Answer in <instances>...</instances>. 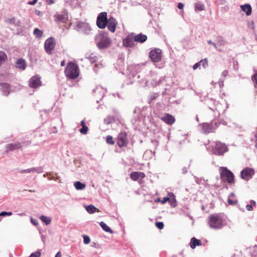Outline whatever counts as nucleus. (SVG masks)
<instances>
[{
    "mask_svg": "<svg viewBox=\"0 0 257 257\" xmlns=\"http://www.w3.org/2000/svg\"><path fill=\"white\" fill-rule=\"evenodd\" d=\"M225 219L219 214H213L208 217V225L210 228L215 230L222 229L225 225Z\"/></svg>",
    "mask_w": 257,
    "mask_h": 257,
    "instance_id": "nucleus-1",
    "label": "nucleus"
},
{
    "mask_svg": "<svg viewBox=\"0 0 257 257\" xmlns=\"http://www.w3.org/2000/svg\"><path fill=\"white\" fill-rule=\"evenodd\" d=\"M96 45L99 49H104L109 47L111 41L108 36L107 32H100L95 36Z\"/></svg>",
    "mask_w": 257,
    "mask_h": 257,
    "instance_id": "nucleus-2",
    "label": "nucleus"
},
{
    "mask_svg": "<svg viewBox=\"0 0 257 257\" xmlns=\"http://www.w3.org/2000/svg\"><path fill=\"white\" fill-rule=\"evenodd\" d=\"M65 74L70 79L76 78L79 74L78 66L73 62H69L65 68Z\"/></svg>",
    "mask_w": 257,
    "mask_h": 257,
    "instance_id": "nucleus-3",
    "label": "nucleus"
},
{
    "mask_svg": "<svg viewBox=\"0 0 257 257\" xmlns=\"http://www.w3.org/2000/svg\"><path fill=\"white\" fill-rule=\"evenodd\" d=\"M220 169V179L228 184L234 183V175L233 173L225 167H221Z\"/></svg>",
    "mask_w": 257,
    "mask_h": 257,
    "instance_id": "nucleus-4",
    "label": "nucleus"
},
{
    "mask_svg": "<svg viewBox=\"0 0 257 257\" xmlns=\"http://www.w3.org/2000/svg\"><path fill=\"white\" fill-rule=\"evenodd\" d=\"M213 151V153L215 155L221 156L227 152L228 148L224 143H221L220 142H217L215 143Z\"/></svg>",
    "mask_w": 257,
    "mask_h": 257,
    "instance_id": "nucleus-5",
    "label": "nucleus"
},
{
    "mask_svg": "<svg viewBox=\"0 0 257 257\" xmlns=\"http://www.w3.org/2000/svg\"><path fill=\"white\" fill-rule=\"evenodd\" d=\"M108 23V19L107 17V13L106 12L100 13L96 20L97 26L101 29H104Z\"/></svg>",
    "mask_w": 257,
    "mask_h": 257,
    "instance_id": "nucleus-6",
    "label": "nucleus"
},
{
    "mask_svg": "<svg viewBox=\"0 0 257 257\" xmlns=\"http://www.w3.org/2000/svg\"><path fill=\"white\" fill-rule=\"evenodd\" d=\"M202 127V132L205 134L214 132L218 127V123L216 122L212 121L211 123H203L200 124Z\"/></svg>",
    "mask_w": 257,
    "mask_h": 257,
    "instance_id": "nucleus-7",
    "label": "nucleus"
},
{
    "mask_svg": "<svg viewBox=\"0 0 257 257\" xmlns=\"http://www.w3.org/2000/svg\"><path fill=\"white\" fill-rule=\"evenodd\" d=\"M76 30L79 32L86 34L89 35L91 31V28L89 26V24L87 23L77 21V25H76Z\"/></svg>",
    "mask_w": 257,
    "mask_h": 257,
    "instance_id": "nucleus-8",
    "label": "nucleus"
},
{
    "mask_svg": "<svg viewBox=\"0 0 257 257\" xmlns=\"http://www.w3.org/2000/svg\"><path fill=\"white\" fill-rule=\"evenodd\" d=\"M55 40L53 37L47 39L44 43V48L46 52L48 54H51L55 47Z\"/></svg>",
    "mask_w": 257,
    "mask_h": 257,
    "instance_id": "nucleus-9",
    "label": "nucleus"
},
{
    "mask_svg": "<svg viewBox=\"0 0 257 257\" xmlns=\"http://www.w3.org/2000/svg\"><path fill=\"white\" fill-rule=\"evenodd\" d=\"M162 50L160 49H154L151 50L149 53V57L154 62H158L162 58Z\"/></svg>",
    "mask_w": 257,
    "mask_h": 257,
    "instance_id": "nucleus-10",
    "label": "nucleus"
},
{
    "mask_svg": "<svg viewBox=\"0 0 257 257\" xmlns=\"http://www.w3.org/2000/svg\"><path fill=\"white\" fill-rule=\"evenodd\" d=\"M128 141L127 139V133L126 132L120 133L117 137V144L122 148L127 145Z\"/></svg>",
    "mask_w": 257,
    "mask_h": 257,
    "instance_id": "nucleus-11",
    "label": "nucleus"
},
{
    "mask_svg": "<svg viewBox=\"0 0 257 257\" xmlns=\"http://www.w3.org/2000/svg\"><path fill=\"white\" fill-rule=\"evenodd\" d=\"M254 173L253 169L246 168L240 172V177L243 180L248 181L252 178Z\"/></svg>",
    "mask_w": 257,
    "mask_h": 257,
    "instance_id": "nucleus-12",
    "label": "nucleus"
},
{
    "mask_svg": "<svg viewBox=\"0 0 257 257\" xmlns=\"http://www.w3.org/2000/svg\"><path fill=\"white\" fill-rule=\"evenodd\" d=\"M42 85L41 77L38 75L32 76L29 80V86L32 88H37Z\"/></svg>",
    "mask_w": 257,
    "mask_h": 257,
    "instance_id": "nucleus-13",
    "label": "nucleus"
},
{
    "mask_svg": "<svg viewBox=\"0 0 257 257\" xmlns=\"http://www.w3.org/2000/svg\"><path fill=\"white\" fill-rule=\"evenodd\" d=\"M117 24L116 19L113 17H110L108 19V23L106 26L107 29L111 32L113 33L115 32L116 25Z\"/></svg>",
    "mask_w": 257,
    "mask_h": 257,
    "instance_id": "nucleus-14",
    "label": "nucleus"
},
{
    "mask_svg": "<svg viewBox=\"0 0 257 257\" xmlns=\"http://www.w3.org/2000/svg\"><path fill=\"white\" fill-rule=\"evenodd\" d=\"M93 92L96 94V95L98 96V97L100 98V100H101L104 96L105 94L107 92V90L101 86H97L93 90Z\"/></svg>",
    "mask_w": 257,
    "mask_h": 257,
    "instance_id": "nucleus-15",
    "label": "nucleus"
},
{
    "mask_svg": "<svg viewBox=\"0 0 257 257\" xmlns=\"http://www.w3.org/2000/svg\"><path fill=\"white\" fill-rule=\"evenodd\" d=\"M161 119L169 125L173 124L175 121V117L169 113H165V115L161 118Z\"/></svg>",
    "mask_w": 257,
    "mask_h": 257,
    "instance_id": "nucleus-16",
    "label": "nucleus"
},
{
    "mask_svg": "<svg viewBox=\"0 0 257 257\" xmlns=\"http://www.w3.org/2000/svg\"><path fill=\"white\" fill-rule=\"evenodd\" d=\"M24 143L16 142L15 143L9 144L6 146V152L13 151L22 147Z\"/></svg>",
    "mask_w": 257,
    "mask_h": 257,
    "instance_id": "nucleus-17",
    "label": "nucleus"
},
{
    "mask_svg": "<svg viewBox=\"0 0 257 257\" xmlns=\"http://www.w3.org/2000/svg\"><path fill=\"white\" fill-rule=\"evenodd\" d=\"M5 22L8 24H12L16 27H19L21 24V20H17L14 17L5 18Z\"/></svg>",
    "mask_w": 257,
    "mask_h": 257,
    "instance_id": "nucleus-18",
    "label": "nucleus"
},
{
    "mask_svg": "<svg viewBox=\"0 0 257 257\" xmlns=\"http://www.w3.org/2000/svg\"><path fill=\"white\" fill-rule=\"evenodd\" d=\"M134 38L131 36H127L123 40V45L126 47H132L135 45Z\"/></svg>",
    "mask_w": 257,
    "mask_h": 257,
    "instance_id": "nucleus-19",
    "label": "nucleus"
},
{
    "mask_svg": "<svg viewBox=\"0 0 257 257\" xmlns=\"http://www.w3.org/2000/svg\"><path fill=\"white\" fill-rule=\"evenodd\" d=\"M240 8L242 11L244 12L247 16H250L252 13V8L249 4H245L240 6Z\"/></svg>",
    "mask_w": 257,
    "mask_h": 257,
    "instance_id": "nucleus-20",
    "label": "nucleus"
},
{
    "mask_svg": "<svg viewBox=\"0 0 257 257\" xmlns=\"http://www.w3.org/2000/svg\"><path fill=\"white\" fill-rule=\"evenodd\" d=\"M147 40V36L146 35L140 33L134 37V41L137 42L143 43Z\"/></svg>",
    "mask_w": 257,
    "mask_h": 257,
    "instance_id": "nucleus-21",
    "label": "nucleus"
},
{
    "mask_svg": "<svg viewBox=\"0 0 257 257\" xmlns=\"http://www.w3.org/2000/svg\"><path fill=\"white\" fill-rule=\"evenodd\" d=\"M145 174L143 172H133L130 174V178L134 181H137L140 178H144Z\"/></svg>",
    "mask_w": 257,
    "mask_h": 257,
    "instance_id": "nucleus-22",
    "label": "nucleus"
},
{
    "mask_svg": "<svg viewBox=\"0 0 257 257\" xmlns=\"http://www.w3.org/2000/svg\"><path fill=\"white\" fill-rule=\"evenodd\" d=\"M16 64H17L16 67L19 69H22L23 70H24L26 69V61L22 58L18 59L16 62Z\"/></svg>",
    "mask_w": 257,
    "mask_h": 257,
    "instance_id": "nucleus-23",
    "label": "nucleus"
},
{
    "mask_svg": "<svg viewBox=\"0 0 257 257\" xmlns=\"http://www.w3.org/2000/svg\"><path fill=\"white\" fill-rule=\"evenodd\" d=\"M2 86L1 90L4 95L8 96L10 93L9 84L7 83H2L0 84Z\"/></svg>",
    "mask_w": 257,
    "mask_h": 257,
    "instance_id": "nucleus-24",
    "label": "nucleus"
},
{
    "mask_svg": "<svg viewBox=\"0 0 257 257\" xmlns=\"http://www.w3.org/2000/svg\"><path fill=\"white\" fill-rule=\"evenodd\" d=\"M202 244V243L201 241L195 237H192L191 239L190 242V245L191 248L194 249L197 246H199Z\"/></svg>",
    "mask_w": 257,
    "mask_h": 257,
    "instance_id": "nucleus-25",
    "label": "nucleus"
},
{
    "mask_svg": "<svg viewBox=\"0 0 257 257\" xmlns=\"http://www.w3.org/2000/svg\"><path fill=\"white\" fill-rule=\"evenodd\" d=\"M55 21L57 23H65L67 19L63 14H56L54 15Z\"/></svg>",
    "mask_w": 257,
    "mask_h": 257,
    "instance_id": "nucleus-26",
    "label": "nucleus"
},
{
    "mask_svg": "<svg viewBox=\"0 0 257 257\" xmlns=\"http://www.w3.org/2000/svg\"><path fill=\"white\" fill-rule=\"evenodd\" d=\"M134 69L135 68L132 66H129L127 68V70L131 71V73L129 74V77L130 78H135V77L137 76V78L138 79L140 78V75H137V73L136 72V71H134Z\"/></svg>",
    "mask_w": 257,
    "mask_h": 257,
    "instance_id": "nucleus-27",
    "label": "nucleus"
},
{
    "mask_svg": "<svg viewBox=\"0 0 257 257\" xmlns=\"http://www.w3.org/2000/svg\"><path fill=\"white\" fill-rule=\"evenodd\" d=\"M74 186L75 187L76 189L77 190H82L84 189L86 187L85 184L80 181L75 182L74 184Z\"/></svg>",
    "mask_w": 257,
    "mask_h": 257,
    "instance_id": "nucleus-28",
    "label": "nucleus"
},
{
    "mask_svg": "<svg viewBox=\"0 0 257 257\" xmlns=\"http://www.w3.org/2000/svg\"><path fill=\"white\" fill-rule=\"evenodd\" d=\"M100 226L101 227L102 229L105 231L112 233L113 231L103 221H101L99 223Z\"/></svg>",
    "mask_w": 257,
    "mask_h": 257,
    "instance_id": "nucleus-29",
    "label": "nucleus"
},
{
    "mask_svg": "<svg viewBox=\"0 0 257 257\" xmlns=\"http://www.w3.org/2000/svg\"><path fill=\"white\" fill-rule=\"evenodd\" d=\"M86 211L90 214H92L95 212L97 210L98 211L97 208L93 205H89L85 206Z\"/></svg>",
    "mask_w": 257,
    "mask_h": 257,
    "instance_id": "nucleus-30",
    "label": "nucleus"
},
{
    "mask_svg": "<svg viewBox=\"0 0 257 257\" xmlns=\"http://www.w3.org/2000/svg\"><path fill=\"white\" fill-rule=\"evenodd\" d=\"M194 7L196 11H202L204 9V5L200 2H196L194 5Z\"/></svg>",
    "mask_w": 257,
    "mask_h": 257,
    "instance_id": "nucleus-31",
    "label": "nucleus"
},
{
    "mask_svg": "<svg viewBox=\"0 0 257 257\" xmlns=\"http://www.w3.org/2000/svg\"><path fill=\"white\" fill-rule=\"evenodd\" d=\"M8 59L6 53L3 51H0V66L2 64L5 62Z\"/></svg>",
    "mask_w": 257,
    "mask_h": 257,
    "instance_id": "nucleus-32",
    "label": "nucleus"
},
{
    "mask_svg": "<svg viewBox=\"0 0 257 257\" xmlns=\"http://www.w3.org/2000/svg\"><path fill=\"white\" fill-rule=\"evenodd\" d=\"M103 121L105 124H109L115 121V118L113 116L108 115L104 119Z\"/></svg>",
    "mask_w": 257,
    "mask_h": 257,
    "instance_id": "nucleus-33",
    "label": "nucleus"
},
{
    "mask_svg": "<svg viewBox=\"0 0 257 257\" xmlns=\"http://www.w3.org/2000/svg\"><path fill=\"white\" fill-rule=\"evenodd\" d=\"M234 196V193L233 192L231 193L229 195L227 199V202L229 205H236L238 201L237 200H232L230 199L231 197H233Z\"/></svg>",
    "mask_w": 257,
    "mask_h": 257,
    "instance_id": "nucleus-34",
    "label": "nucleus"
},
{
    "mask_svg": "<svg viewBox=\"0 0 257 257\" xmlns=\"http://www.w3.org/2000/svg\"><path fill=\"white\" fill-rule=\"evenodd\" d=\"M86 58L88 59L91 63H94L96 62L97 58V56L93 53L89 54L88 56H86Z\"/></svg>",
    "mask_w": 257,
    "mask_h": 257,
    "instance_id": "nucleus-35",
    "label": "nucleus"
},
{
    "mask_svg": "<svg viewBox=\"0 0 257 257\" xmlns=\"http://www.w3.org/2000/svg\"><path fill=\"white\" fill-rule=\"evenodd\" d=\"M40 218L46 224V225H49L51 223V219L50 217H48L44 215H41L40 217Z\"/></svg>",
    "mask_w": 257,
    "mask_h": 257,
    "instance_id": "nucleus-36",
    "label": "nucleus"
},
{
    "mask_svg": "<svg viewBox=\"0 0 257 257\" xmlns=\"http://www.w3.org/2000/svg\"><path fill=\"white\" fill-rule=\"evenodd\" d=\"M33 33L36 38L39 39L42 37L43 32L38 28H35L34 30Z\"/></svg>",
    "mask_w": 257,
    "mask_h": 257,
    "instance_id": "nucleus-37",
    "label": "nucleus"
},
{
    "mask_svg": "<svg viewBox=\"0 0 257 257\" xmlns=\"http://www.w3.org/2000/svg\"><path fill=\"white\" fill-rule=\"evenodd\" d=\"M32 173H41L43 172V167H34L32 168Z\"/></svg>",
    "mask_w": 257,
    "mask_h": 257,
    "instance_id": "nucleus-38",
    "label": "nucleus"
},
{
    "mask_svg": "<svg viewBox=\"0 0 257 257\" xmlns=\"http://www.w3.org/2000/svg\"><path fill=\"white\" fill-rule=\"evenodd\" d=\"M106 142L109 145H113L114 143L112 137L110 136H107L106 137Z\"/></svg>",
    "mask_w": 257,
    "mask_h": 257,
    "instance_id": "nucleus-39",
    "label": "nucleus"
},
{
    "mask_svg": "<svg viewBox=\"0 0 257 257\" xmlns=\"http://www.w3.org/2000/svg\"><path fill=\"white\" fill-rule=\"evenodd\" d=\"M200 66L202 65L204 68L208 65V60L207 58H205L204 60L200 61Z\"/></svg>",
    "mask_w": 257,
    "mask_h": 257,
    "instance_id": "nucleus-40",
    "label": "nucleus"
},
{
    "mask_svg": "<svg viewBox=\"0 0 257 257\" xmlns=\"http://www.w3.org/2000/svg\"><path fill=\"white\" fill-rule=\"evenodd\" d=\"M88 128L86 125L82 126V128L80 129V132L82 134H86L88 132Z\"/></svg>",
    "mask_w": 257,
    "mask_h": 257,
    "instance_id": "nucleus-41",
    "label": "nucleus"
},
{
    "mask_svg": "<svg viewBox=\"0 0 257 257\" xmlns=\"http://www.w3.org/2000/svg\"><path fill=\"white\" fill-rule=\"evenodd\" d=\"M83 242L85 244H88L90 242V237L86 235H83Z\"/></svg>",
    "mask_w": 257,
    "mask_h": 257,
    "instance_id": "nucleus-42",
    "label": "nucleus"
},
{
    "mask_svg": "<svg viewBox=\"0 0 257 257\" xmlns=\"http://www.w3.org/2000/svg\"><path fill=\"white\" fill-rule=\"evenodd\" d=\"M41 252L40 250H37L34 252L32 253L29 257H40Z\"/></svg>",
    "mask_w": 257,
    "mask_h": 257,
    "instance_id": "nucleus-43",
    "label": "nucleus"
},
{
    "mask_svg": "<svg viewBox=\"0 0 257 257\" xmlns=\"http://www.w3.org/2000/svg\"><path fill=\"white\" fill-rule=\"evenodd\" d=\"M251 79L254 83L255 86H257V71L252 76Z\"/></svg>",
    "mask_w": 257,
    "mask_h": 257,
    "instance_id": "nucleus-44",
    "label": "nucleus"
},
{
    "mask_svg": "<svg viewBox=\"0 0 257 257\" xmlns=\"http://www.w3.org/2000/svg\"><path fill=\"white\" fill-rule=\"evenodd\" d=\"M158 95L157 93L153 94L151 95L149 97V103L152 102L153 100H154L157 97H158Z\"/></svg>",
    "mask_w": 257,
    "mask_h": 257,
    "instance_id": "nucleus-45",
    "label": "nucleus"
},
{
    "mask_svg": "<svg viewBox=\"0 0 257 257\" xmlns=\"http://www.w3.org/2000/svg\"><path fill=\"white\" fill-rule=\"evenodd\" d=\"M156 226L157 227H158L159 229H162L164 228V224L163 222H156Z\"/></svg>",
    "mask_w": 257,
    "mask_h": 257,
    "instance_id": "nucleus-46",
    "label": "nucleus"
},
{
    "mask_svg": "<svg viewBox=\"0 0 257 257\" xmlns=\"http://www.w3.org/2000/svg\"><path fill=\"white\" fill-rule=\"evenodd\" d=\"M218 42L220 45H224L225 44V42L222 37H219L218 38Z\"/></svg>",
    "mask_w": 257,
    "mask_h": 257,
    "instance_id": "nucleus-47",
    "label": "nucleus"
},
{
    "mask_svg": "<svg viewBox=\"0 0 257 257\" xmlns=\"http://www.w3.org/2000/svg\"><path fill=\"white\" fill-rule=\"evenodd\" d=\"M233 69L234 70L237 71L238 69V64L237 61H234L233 62Z\"/></svg>",
    "mask_w": 257,
    "mask_h": 257,
    "instance_id": "nucleus-48",
    "label": "nucleus"
},
{
    "mask_svg": "<svg viewBox=\"0 0 257 257\" xmlns=\"http://www.w3.org/2000/svg\"><path fill=\"white\" fill-rule=\"evenodd\" d=\"M224 81V79H222L221 78L219 80L218 83L220 88H221L223 86Z\"/></svg>",
    "mask_w": 257,
    "mask_h": 257,
    "instance_id": "nucleus-49",
    "label": "nucleus"
},
{
    "mask_svg": "<svg viewBox=\"0 0 257 257\" xmlns=\"http://www.w3.org/2000/svg\"><path fill=\"white\" fill-rule=\"evenodd\" d=\"M31 222L33 225L35 226L38 225L39 224L38 220L37 219L33 218L32 217L31 218Z\"/></svg>",
    "mask_w": 257,
    "mask_h": 257,
    "instance_id": "nucleus-50",
    "label": "nucleus"
},
{
    "mask_svg": "<svg viewBox=\"0 0 257 257\" xmlns=\"http://www.w3.org/2000/svg\"><path fill=\"white\" fill-rule=\"evenodd\" d=\"M195 179L196 183L198 184H200L202 183V178H198L197 177H195Z\"/></svg>",
    "mask_w": 257,
    "mask_h": 257,
    "instance_id": "nucleus-51",
    "label": "nucleus"
},
{
    "mask_svg": "<svg viewBox=\"0 0 257 257\" xmlns=\"http://www.w3.org/2000/svg\"><path fill=\"white\" fill-rule=\"evenodd\" d=\"M228 74V71L227 70H224L221 73V76L225 77L227 76Z\"/></svg>",
    "mask_w": 257,
    "mask_h": 257,
    "instance_id": "nucleus-52",
    "label": "nucleus"
},
{
    "mask_svg": "<svg viewBox=\"0 0 257 257\" xmlns=\"http://www.w3.org/2000/svg\"><path fill=\"white\" fill-rule=\"evenodd\" d=\"M246 208L248 211H251L253 210V207L252 205L247 204L246 205Z\"/></svg>",
    "mask_w": 257,
    "mask_h": 257,
    "instance_id": "nucleus-53",
    "label": "nucleus"
},
{
    "mask_svg": "<svg viewBox=\"0 0 257 257\" xmlns=\"http://www.w3.org/2000/svg\"><path fill=\"white\" fill-rule=\"evenodd\" d=\"M200 66V61L195 63L193 66V68L194 70H195L197 68H198L199 66Z\"/></svg>",
    "mask_w": 257,
    "mask_h": 257,
    "instance_id": "nucleus-54",
    "label": "nucleus"
},
{
    "mask_svg": "<svg viewBox=\"0 0 257 257\" xmlns=\"http://www.w3.org/2000/svg\"><path fill=\"white\" fill-rule=\"evenodd\" d=\"M170 200V198L168 197H164L162 201V203L163 204H164L165 203H166L167 201H169Z\"/></svg>",
    "mask_w": 257,
    "mask_h": 257,
    "instance_id": "nucleus-55",
    "label": "nucleus"
},
{
    "mask_svg": "<svg viewBox=\"0 0 257 257\" xmlns=\"http://www.w3.org/2000/svg\"><path fill=\"white\" fill-rule=\"evenodd\" d=\"M178 8L179 9V10H182L184 8V4L182 3H179L178 4Z\"/></svg>",
    "mask_w": 257,
    "mask_h": 257,
    "instance_id": "nucleus-56",
    "label": "nucleus"
},
{
    "mask_svg": "<svg viewBox=\"0 0 257 257\" xmlns=\"http://www.w3.org/2000/svg\"><path fill=\"white\" fill-rule=\"evenodd\" d=\"M217 123H218V126H219V124H223V125H226V122L223 120H220L219 121H216Z\"/></svg>",
    "mask_w": 257,
    "mask_h": 257,
    "instance_id": "nucleus-57",
    "label": "nucleus"
},
{
    "mask_svg": "<svg viewBox=\"0 0 257 257\" xmlns=\"http://www.w3.org/2000/svg\"><path fill=\"white\" fill-rule=\"evenodd\" d=\"M208 43L209 44H211L212 45H213L215 48H217V46H216V45L215 43L213 42L211 40H209L208 41Z\"/></svg>",
    "mask_w": 257,
    "mask_h": 257,
    "instance_id": "nucleus-58",
    "label": "nucleus"
},
{
    "mask_svg": "<svg viewBox=\"0 0 257 257\" xmlns=\"http://www.w3.org/2000/svg\"><path fill=\"white\" fill-rule=\"evenodd\" d=\"M187 173V169L186 167H184L182 169V174H185Z\"/></svg>",
    "mask_w": 257,
    "mask_h": 257,
    "instance_id": "nucleus-59",
    "label": "nucleus"
},
{
    "mask_svg": "<svg viewBox=\"0 0 257 257\" xmlns=\"http://www.w3.org/2000/svg\"><path fill=\"white\" fill-rule=\"evenodd\" d=\"M252 257H257V246L254 249L252 253Z\"/></svg>",
    "mask_w": 257,
    "mask_h": 257,
    "instance_id": "nucleus-60",
    "label": "nucleus"
},
{
    "mask_svg": "<svg viewBox=\"0 0 257 257\" xmlns=\"http://www.w3.org/2000/svg\"><path fill=\"white\" fill-rule=\"evenodd\" d=\"M38 0H33L32 1H30L28 3V4L30 5H34L37 2Z\"/></svg>",
    "mask_w": 257,
    "mask_h": 257,
    "instance_id": "nucleus-61",
    "label": "nucleus"
},
{
    "mask_svg": "<svg viewBox=\"0 0 257 257\" xmlns=\"http://www.w3.org/2000/svg\"><path fill=\"white\" fill-rule=\"evenodd\" d=\"M254 136L255 138V147L257 149V133H255Z\"/></svg>",
    "mask_w": 257,
    "mask_h": 257,
    "instance_id": "nucleus-62",
    "label": "nucleus"
},
{
    "mask_svg": "<svg viewBox=\"0 0 257 257\" xmlns=\"http://www.w3.org/2000/svg\"><path fill=\"white\" fill-rule=\"evenodd\" d=\"M140 111V108H138V107H136L134 111H133V112L134 113H138Z\"/></svg>",
    "mask_w": 257,
    "mask_h": 257,
    "instance_id": "nucleus-63",
    "label": "nucleus"
},
{
    "mask_svg": "<svg viewBox=\"0 0 257 257\" xmlns=\"http://www.w3.org/2000/svg\"><path fill=\"white\" fill-rule=\"evenodd\" d=\"M61 254L60 251H58L55 255V257H61Z\"/></svg>",
    "mask_w": 257,
    "mask_h": 257,
    "instance_id": "nucleus-64",
    "label": "nucleus"
}]
</instances>
